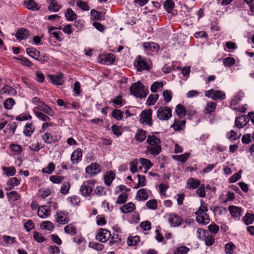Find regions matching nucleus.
Masks as SVG:
<instances>
[{
  "label": "nucleus",
  "instance_id": "20e7f679",
  "mask_svg": "<svg viewBox=\"0 0 254 254\" xmlns=\"http://www.w3.org/2000/svg\"><path fill=\"white\" fill-rule=\"evenodd\" d=\"M130 91L132 95L138 98H144L147 95L144 85L140 81L132 84L130 87Z\"/></svg>",
  "mask_w": 254,
  "mask_h": 254
},
{
  "label": "nucleus",
  "instance_id": "680f3d73",
  "mask_svg": "<svg viewBox=\"0 0 254 254\" xmlns=\"http://www.w3.org/2000/svg\"><path fill=\"white\" fill-rule=\"evenodd\" d=\"M165 101L168 103L171 101L172 98V94L171 91L166 90L162 93Z\"/></svg>",
  "mask_w": 254,
  "mask_h": 254
},
{
  "label": "nucleus",
  "instance_id": "3c124183",
  "mask_svg": "<svg viewBox=\"0 0 254 254\" xmlns=\"http://www.w3.org/2000/svg\"><path fill=\"white\" fill-rule=\"evenodd\" d=\"M64 177L61 176L54 175L50 177V180L55 184H60L62 183Z\"/></svg>",
  "mask_w": 254,
  "mask_h": 254
},
{
  "label": "nucleus",
  "instance_id": "f8f14e48",
  "mask_svg": "<svg viewBox=\"0 0 254 254\" xmlns=\"http://www.w3.org/2000/svg\"><path fill=\"white\" fill-rule=\"evenodd\" d=\"M249 121V118L246 116H242L237 118L235 120V127L240 129L243 128L247 125Z\"/></svg>",
  "mask_w": 254,
  "mask_h": 254
},
{
  "label": "nucleus",
  "instance_id": "c756f323",
  "mask_svg": "<svg viewBox=\"0 0 254 254\" xmlns=\"http://www.w3.org/2000/svg\"><path fill=\"white\" fill-rule=\"evenodd\" d=\"M190 156V153H185L181 155H173L172 158L176 161L181 162L182 163H185L186 162Z\"/></svg>",
  "mask_w": 254,
  "mask_h": 254
},
{
  "label": "nucleus",
  "instance_id": "052dcab7",
  "mask_svg": "<svg viewBox=\"0 0 254 254\" xmlns=\"http://www.w3.org/2000/svg\"><path fill=\"white\" fill-rule=\"evenodd\" d=\"M208 233L201 228H198L196 232V236L199 239L204 240Z\"/></svg>",
  "mask_w": 254,
  "mask_h": 254
},
{
  "label": "nucleus",
  "instance_id": "39448f33",
  "mask_svg": "<svg viewBox=\"0 0 254 254\" xmlns=\"http://www.w3.org/2000/svg\"><path fill=\"white\" fill-rule=\"evenodd\" d=\"M134 65L137 71L149 70L151 68L150 61H147L138 56L134 62Z\"/></svg>",
  "mask_w": 254,
  "mask_h": 254
},
{
  "label": "nucleus",
  "instance_id": "ddd939ff",
  "mask_svg": "<svg viewBox=\"0 0 254 254\" xmlns=\"http://www.w3.org/2000/svg\"><path fill=\"white\" fill-rule=\"evenodd\" d=\"M26 53L30 57L37 61H41L42 60V58L40 55V52L33 47L27 48Z\"/></svg>",
  "mask_w": 254,
  "mask_h": 254
},
{
  "label": "nucleus",
  "instance_id": "2eb2a0df",
  "mask_svg": "<svg viewBox=\"0 0 254 254\" xmlns=\"http://www.w3.org/2000/svg\"><path fill=\"white\" fill-rule=\"evenodd\" d=\"M29 36V31L24 28L18 29L15 34L16 38L20 41L27 39Z\"/></svg>",
  "mask_w": 254,
  "mask_h": 254
},
{
  "label": "nucleus",
  "instance_id": "49530a36",
  "mask_svg": "<svg viewBox=\"0 0 254 254\" xmlns=\"http://www.w3.org/2000/svg\"><path fill=\"white\" fill-rule=\"evenodd\" d=\"M3 242L6 245H12L15 242V237L4 235L2 237Z\"/></svg>",
  "mask_w": 254,
  "mask_h": 254
},
{
  "label": "nucleus",
  "instance_id": "de8ad7c7",
  "mask_svg": "<svg viewBox=\"0 0 254 254\" xmlns=\"http://www.w3.org/2000/svg\"><path fill=\"white\" fill-rule=\"evenodd\" d=\"M190 251L189 248L186 246L177 248L174 251V254H187Z\"/></svg>",
  "mask_w": 254,
  "mask_h": 254
},
{
  "label": "nucleus",
  "instance_id": "6e6d98bb",
  "mask_svg": "<svg viewBox=\"0 0 254 254\" xmlns=\"http://www.w3.org/2000/svg\"><path fill=\"white\" fill-rule=\"evenodd\" d=\"M157 204L156 199H151L146 202V206L148 209L155 210L157 208Z\"/></svg>",
  "mask_w": 254,
  "mask_h": 254
},
{
  "label": "nucleus",
  "instance_id": "338daca9",
  "mask_svg": "<svg viewBox=\"0 0 254 254\" xmlns=\"http://www.w3.org/2000/svg\"><path fill=\"white\" fill-rule=\"evenodd\" d=\"M42 138L46 143L50 144L53 142V137L50 133L48 132L45 133L43 136Z\"/></svg>",
  "mask_w": 254,
  "mask_h": 254
},
{
  "label": "nucleus",
  "instance_id": "2f4dec72",
  "mask_svg": "<svg viewBox=\"0 0 254 254\" xmlns=\"http://www.w3.org/2000/svg\"><path fill=\"white\" fill-rule=\"evenodd\" d=\"M35 130V128L32 123H27L23 131L24 134L27 136H30Z\"/></svg>",
  "mask_w": 254,
  "mask_h": 254
},
{
  "label": "nucleus",
  "instance_id": "dca6fc26",
  "mask_svg": "<svg viewBox=\"0 0 254 254\" xmlns=\"http://www.w3.org/2000/svg\"><path fill=\"white\" fill-rule=\"evenodd\" d=\"M36 108L44 112L45 114H47L50 116H53L54 115V112L53 110L43 102H42L41 104L39 105L38 107H36L34 109H36Z\"/></svg>",
  "mask_w": 254,
  "mask_h": 254
},
{
  "label": "nucleus",
  "instance_id": "f03ea898",
  "mask_svg": "<svg viewBox=\"0 0 254 254\" xmlns=\"http://www.w3.org/2000/svg\"><path fill=\"white\" fill-rule=\"evenodd\" d=\"M202 200L201 203H202ZM208 209L207 207L201 203L198 209L195 212L196 215V221L198 223L202 224H207L210 222L209 217L207 214Z\"/></svg>",
  "mask_w": 254,
  "mask_h": 254
},
{
  "label": "nucleus",
  "instance_id": "393cba45",
  "mask_svg": "<svg viewBox=\"0 0 254 254\" xmlns=\"http://www.w3.org/2000/svg\"><path fill=\"white\" fill-rule=\"evenodd\" d=\"M244 93L242 91L237 93L233 97V99L231 101L230 106L232 108L233 105L235 106L239 103L241 99L244 97Z\"/></svg>",
  "mask_w": 254,
  "mask_h": 254
},
{
  "label": "nucleus",
  "instance_id": "bb28decb",
  "mask_svg": "<svg viewBox=\"0 0 254 254\" xmlns=\"http://www.w3.org/2000/svg\"><path fill=\"white\" fill-rule=\"evenodd\" d=\"M187 185L189 189H195L200 185V182L198 180L191 178L188 180Z\"/></svg>",
  "mask_w": 254,
  "mask_h": 254
},
{
  "label": "nucleus",
  "instance_id": "c03bdc74",
  "mask_svg": "<svg viewBox=\"0 0 254 254\" xmlns=\"http://www.w3.org/2000/svg\"><path fill=\"white\" fill-rule=\"evenodd\" d=\"M94 193L98 196L106 195L107 190L103 186H98L94 190Z\"/></svg>",
  "mask_w": 254,
  "mask_h": 254
},
{
  "label": "nucleus",
  "instance_id": "4d7b16f0",
  "mask_svg": "<svg viewBox=\"0 0 254 254\" xmlns=\"http://www.w3.org/2000/svg\"><path fill=\"white\" fill-rule=\"evenodd\" d=\"M55 27H51L49 29L50 35L53 36L57 40L61 41L62 39L60 37L59 34L61 33L60 31H54Z\"/></svg>",
  "mask_w": 254,
  "mask_h": 254
},
{
  "label": "nucleus",
  "instance_id": "09e8293b",
  "mask_svg": "<svg viewBox=\"0 0 254 254\" xmlns=\"http://www.w3.org/2000/svg\"><path fill=\"white\" fill-rule=\"evenodd\" d=\"M68 219L62 213L58 214L57 218V222L61 224H65L68 222Z\"/></svg>",
  "mask_w": 254,
  "mask_h": 254
},
{
  "label": "nucleus",
  "instance_id": "f257e3e1",
  "mask_svg": "<svg viewBox=\"0 0 254 254\" xmlns=\"http://www.w3.org/2000/svg\"><path fill=\"white\" fill-rule=\"evenodd\" d=\"M146 142L148 145L146 147V151L153 156L158 155L161 151L160 139L154 135H148Z\"/></svg>",
  "mask_w": 254,
  "mask_h": 254
},
{
  "label": "nucleus",
  "instance_id": "6e6552de",
  "mask_svg": "<svg viewBox=\"0 0 254 254\" xmlns=\"http://www.w3.org/2000/svg\"><path fill=\"white\" fill-rule=\"evenodd\" d=\"M205 96L211 98L213 100L217 99L224 100L226 98L225 94L219 90L210 89L205 92Z\"/></svg>",
  "mask_w": 254,
  "mask_h": 254
},
{
  "label": "nucleus",
  "instance_id": "58836bf2",
  "mask_svg": "<svg viewBox=\"0 0 254 254\" xmlns=\"http://www.w3.org/2000/svg\"><path fill=\"white\" fill-rule=\"evenodd\" d=\"M41 228L43 229L47 230L49 231H52L54 229L53 224L49 221H45L42 222L40 225Z\"/></svg>",
  "mask_w": 254,
  "mask_h": 254
},
{
  "label": "nucleus",
  "instance_id": "aec40b11",
  "mask_svg": "<svg viewBox=\"0 0 254 254\" xmlns=\"http://www.w3.org/2000/svg\"><path fill=\"white\" fill-rule=\"evenodd\" d=\"M228 210L233 217L238 218L242 215V209L238 206H229Z\"/></svg>",
  "mask_w": 254,
  "mask_h": 254
},
{
  "label": "nucleus",
  "instance_id": "37998d69",
  "mask_svg": "<svg viewBox=\"0 0 254 254\" xmlns=\"http://www.w3.org/2000/svg\"><path fill=\"white\" fill-rule=\"evenodd\" d=\"M61 8V6L60 4H59L57 2L52 0L51 1V3L49 6V9L50 11L57 12L59 10V9Z\"/></svg>",
  "mask_w": 254,
  "mask_h": 254
},
{
  "label": "nucleus",
  "instance_id": "603ef678",
  "mask_svg": "<svg viewBox=\"0 0 254 254\" xmlns=\"http://www.w3.org/2000/svg\"><path fill=\"white\" fill-rule=\"evenodd\" d=\"M55 168V164L51 162L48 165L47 167L44 168L42 169V172L43 173L50 174H51L54 171Z\"/></svg>",
  "mask_w": 254,
  "mask_h": 254
},
{
  "label": "nucleus",
  "instance_id": "6ab92c4d",
  "mask_svg": "<svg viewBox=\"0 0 254 254\" xmlns=\"http://www.w3.org/2000/svg\"><path fill=\"white\" fill-rule=\"evenodd\" d=\"M93 191V189L88 185H87L84 182L80 188V191L81 194L84 196H90Z\"/></svg>",
  "mask_w": 254,
  "mask_h": 254
},
{
  "label": "nucleus",
  "instance_id": "e2e57ef3",
  "mask_svg": "<svg viewBox=\"0 0 254 254\" xmlns=\"http://www.w3.org/2000/svg\"><path fill=\"white\" fill-rule=\"evenodd\" d=\"M139 241L138 236L129 237L127 239V244L128 246H133L137 244Z\"/></svg>",
  "mask_w": 254,
  "mask_h": 254
},
{
  "label": "nucleus",
  "instance_id": "ea45409f",
  "mask_svg": "<svg viewBox=\"0 0 254 254\" xmlns=\"http://www.w3.org/2000/svg\"><path fill=\"white\" fill-rule=\"evenodd\" d=\"M70 188V184L68 182H64L61 186L60 192L63 194H66L68 193Z\"/></svg>",
  "mask_w": 254,
  "mask_h": 254
},
{
  "label": "nucleus",
  "instance_id": "a878e982",
  "mask_svg": "<svg viewBox=\"0 0 254 254\" xmlns=\"http://www.w3.org/2000/svg\"><path fill=\"white\" fill-rule=\"evenodd\" d=\"M135 207L133 203L131 202L127 203L121 207V210L123 213H130L134 211Z\"/></svg>",
  "mask_w": 254,
  "mask_h": 254
},
{
  "label": "nucleus",
  "instance_id": "412c9836",
  "mask_svg": "<svg viewBox=\"0 0 254 254\" xmlns=\"http://www.w3.org/2000/svg\"><path fill=\"white\" fill-rule=\"evenodd\" d=\"M20 183V181L17 178L14 177L10 179L6 183V190H11L15 186H18Z\"/></svg>",
  "mask_w": 254,
  "mask_h": 254
},
{
  "label": "nucleus",
  "instance_id": "e433bc0d",
  "mask_svg": "<svg viewBox=\"0 0 254 254\" xmlns=\"http://www.w3.org/2000/svg\"><path fill=\"white\" fill-rule=\"evenodd\" d=\"M15 103V101L12 98H9L3 102V105L5 109L10 110L12 108Z\"/></svg>",
  "mask_w": 254,
  "mask_h": 254
},
{
  "label": "nucleus",
  "instance_id": "9b49d317",
  "mask_svg": "<svg viewBox=\"0 0 254 254\" xmlns=\"http://www.w3.org/2000/svg\"><path fill=\"white\" fill-rule=\"evenodd\" d=\"M100 170V166L97 163H92L86 168V172L92 176L98 174Z\"/></svg>",
  "mask_w": 254,
  "mask_h": 254
},
{
  "label": "nucleus",
  "instance_id": "0e129e2a",
  "mask_svg": "<svg viewBox=\"0 0 254 254\" xmlns=\"http://www.w3.org/2000/svg\"><path fill=\"white\" fill-rule=\"evenodd\" d=\"M33 238L34 240L38 243H42L46 240V239L42 236L41 234L36 231L34 232Z\"/></svg>",
  "mask_w": 254,
  "mask_h": 254
},
{
  "label": "nucleus",
  "instance_id": "f704fd0d",
  "mask_svg": "<svg viewBox=\"0 0 254 254\" xmlns=\"http://www.w3.org/2000/svg\"><path fill=\"white\" fill-rule=\"evenodd\" d=\"M65 16L68 21H73L77 18V15L71 8L67 9L65 13Z\"/></svg>",
  "mask_w": 254,
  "mask_h": 254
},
{
  "label": "nucleus",
  "instance_id": "c85d7f7f",
  "mask_svg": "<svg viewBox=\"0 0 254 254\" xmlns=\"http://www.w3.org/2000/svg\"><path fill=\"white\" fill-rule=\"evenodd\" d=\"M8 200L11 202H14L19 200L20 198V195L16 191H12L6 193Z\"/></svg>",
  "mask_w": 254,
  "mask_h": 254
},
{
  "label": "nucleus",
  "instance_id": "f3484780",
  "mask_svg": "<svg viewBox=\"0 0 254 254\" xmlns=\"http://www.w3.org/2000/svg\"><path fill=\"white\" fill-rule=\"evenodd\" d=\"M50 211L47 206H42L39 207L37 215L42 218H45L49 216Z\"/></svg>",
  "mask_w": 254,
  "mask_h": 254
},
{
  "label": "nucleus",
  "instance_id": "1a4fd4ad",
  "mask_svg": "<svg viewBox=\"0 0 254 254\" xmlns=\"http://www.w3.org/2000/svg\"><path fill=\"white\" fill-rule=\"evenodd\" d=\"M115 57L112 54H102L98 57V61L102 64L110 65L115 62Z\"/></svg>",
  "mask_w": 254,
  "mask_h": 254
},
{
  "label": "nucleus",
  "instance_id": "7ed1b4c3",
  "mask_svg": "<svg viewBox=\"0 0 254 254\" xmlns=\"http://www.w3.org/2000/svg\"><path fill=\"white\" fill-rule=\"evenodd\" d=\"M110 238L111 240H110L109 243L111 245H112L114 243L117 242V240H114V236L112 237L110 232L104 229H100L98 233L96 236V240L102 243L106 242Z\"/></svg>",
  "mask_w": 254,
  "mask_h": 254
},
{
  "label": "nucleus",
  "instance_id": "473e14b6",
  "mask_svg": "<svg viewBox=\"0 0 254 254\" xmlns=\"http://www.w3.org/2000/svg\"><path fill=\"white\" fill-rule=\"evenodd\" d=\"M175 6V3L172 0H166L164 4V7L166 11L171 13Z\"/></svg>",
  "mask_w": 254,
  "mask_h": 254
},
{
  "label": "nucleus",
  "instance_id": "9d476101",
  "mask_svg": "<svg viewBox=\"0 0 254 254\" xmlns=\"http://www.w3.org/2000/svg\"><path fill=\"white\" fill-rule=\"evenodd\" d=\"M167 215L168 217V221L172 226H179L182 223L183 219L179 216L174 213H170Z\"/></svg>",
  "mask_w": 254,
  "mask_h": 254
},
{
  "label": "nucleus",
  "instance_id": "5fc2aeb1",
  "mask_svg": "<svg viewBox=\"0 0 254 254\" xmlns=\"http://www.w3.org/2000/svg\"><path fill=\"white\" fill-rule=\"evenodd\" d=\"M235 63V60L233 58L227 57L224 59L223 64L225 66L230 67Z\"/></svg>",
  "mask_w": 254,
  "mask_h": 254
},
{
  "label": "nucleus",
  "instance_id": "bf43d9fd",
  "mask_svg": "<svg viewBox=\"0 0 254 254\" xmlns=\"http://www.w3.org/2000/svg\"><path fill=\"white\" fill-rule=\"evenodd\" d=\"M235 247V245L232 242L226 244L225 247L226 253L229 254H232Z\"/></svg>",
  "mask_w": 254,
  "mask_h": 254
},
{
  "label": "nucleus",
  "instance_id": "a211bd4d",
  "mask_svg": "<svg viewBox=\"0 0 254 254\" xmlns=\"http://www.w3.org/2000/svg\"><path fill=\"white\" fill-rule=\"evenodd\" d=\"M143 47L147 49L151 52H156L159 49V46L158 44L154 42H144L142 43Z\"/></svg>",
  "mask_w": 254,
  "mask_h": 254
},
{
  "label": "nucleus",
  "instance_id": "cd10ccee",
  "mask_svg": "<svg viewBox=\"0 0 254 254\" xmlns=\"http://www.w3.org/2000/svg\"><path fill=\"white\" fill-rule=\"evenodd\" d=\"M26 7L32 10H37L40 8V6L34 0H27L24 1Z\"/></svg>",
  "mask_w": 254,
  "mask_h": 254
},
{
  "label": "nucleus",
  "instance_id": "7c9ffc66",
  "mask_svg": "<svg viewBox=\"0 0 254 254\" xmlns=\"http://www.w3.org/2000/svg\"><path fill=\"white\" fill-rule=\"evenodd\" d=\"M216 107V103L213 102H208L205 107L204 113L205 114L213 113Z\"/></svg>",
  "mask_w": 254,
  "mask_h": 254
},
{
  "label": "nucleus",
  "instance_id": "4468645a",
  "mask_svg": "<svg viewBox=\"0 0 254 254\" xmlns=\"http://www.w3.org/2000/svg\"><path fill=\"white\" fill-rule=\"evenodd\" d=\"M82 153L80 149L78 148L73 152L71 155V161L73 164L78 163L82 159Z\"/></svg>",
  "mask_w": 254,
  "mask_h": 254
},
{
  "label": "nucleus",
  "instance_id": "0eeeda50",
  "mask_svg": "<svg viewBox=\"0 0 254 254\" xmlns=\"http://www.w3.org/2000/svg\"><path fill=\"white\" fill-rule=\"evenodd\" d=\"M152 110L151 109L144 110L140 114V122L143 125H147L149 127L152 126Z\"/></svg>",
  "mask_w": 254,
  "mask_h": 254
},
{
  "label": "nucleus",
  "instance_id": "423d86ee",
  "mask_svg": "<svg viewBox=\"0 0 254 254\" xmlns=\"http://www.w3.org/2000/svg\"><path fill=\"white\" fill-rule=\"evenodd\" d=\"M157 117L160 120L167 121L172 117V110L168 107H160L157 111Z\"/></svg>",
  "mask_w": 254,
  "mask_h": 254
},
{
  "label": "nucleus",
  "instance_id": "79ce46f5",
  "mask_svg": "<svg viewBox=\"0 0 254 254\" xmlns=\"http://www.w3.org/2000/svg\"><path fill=\"white\" fill-rule=\"evenodd\" d=\"M175 111L178 116L180 117H184L186 115L185 108L181 104L177 105Z\"/></svg>",
  "mask_w": 254,
  "mask_h": 254
},
{
  "label": "nucleus",
  "instance_id": "a19ab883",
  "mask_svg": "<svg viewBox=\"0 0 254 254\" xmlns=\"http://www.w3.org/2000/svg\"><path fill=\"white\" fill-rule=\"evenodd\" d=\"M158 98H159L158 94H151L149 95V96L148 97V98L147 99L146 104L148 106L153 105L156 103V102L157 100V99H158Z\"/></svg>",
  "mask_w": 254,
  "mask_h": 254
},
{
  "label": "nucleus",
  "instance_id": "13d9d810",
  "mask_svg": "<svg viewBox=\"0 0 254 254\" xmlns=\"http://www.w3.org/2000/svg\"><path fill=\"white\" fill-rule=\"evenodd\" d=\"M163 86V83L162 82H155L150 87L151 92L155 93L157 91L160 87H162Z\"/></svg>",
  "mask_w": 254,
  "mask_h": 254
},
{
  "label": "nucleus",
  "instance_id": "c9c22d12",
  "mask_svg": "<svg viewBox=\"0 0 254 254\" xmlns=\"http://www.w3.org/2000/svg\"><path fill=\"white\" fill-rule=\"evenodd\" d=\"M243 220L246 225L252 224L254 221V214L247 213L245 216L243 217Z\"/></svg>",
  "mask_w": 254,
  "mask_h": 254
},
{
  "label": "nucleus",
  "instance_id": "b1692460",
  "mask_svg": "<svg viewBox=\"0 0 254 254\" xmlns=\"http://www.w3.org/2000/svg\"><path fill=\"white\" fill-rule=\"evenodd\" d=\"M52 80V83L55 85H62L64 83L63 75L62 74L59 75H49Z\"/></svg>",
  "mask_w": 254,
  "mask_h": 254
},
{
  "label": "nucleus",
  "instance_id": "4c0bfd02",
  "mask_svg": "<svg viewBox=\"0 0 254 254\" xmlns=\"http://www.w3.org/2000/svg\"><path fill=\"white\" fill-rule=\"evenodd\" d=\"M139 162L145 169H149L153 166V163L149 159L146 158H140Z\"/></svg>",
  "mask_w": 254,
  "mask_h": 254
},
{
  "label": "nucleus",
  "instance_id": "8fccbe9b",
  "mask_svg": "<svg viewBox=\"0 0 254 254\" xmlns=\"http://www.w3.org/2000/svg\"><path fill=\"white\" fill-rule=\"evenodd\" d=\"M112 116L118 121L122 120L123 118V112L117 109L113 110L112 112Z\"/></svg>",
  "mask_w": 254,
  "mask_h": 254
},
{
  "label": "nucleus",
  "instance_id": "5701e85b",
  "mask_svg": "<svg viewBox=\"0 0 254 254\" xmlns=\"http://www.w3.org/2000/svg\"><path fill=\"white\" fill-rule=\"evenodd\" d=\"M148 197V194L146 190L144 189H141L138 190L135 199L137 200L144 201L146 200Z\"/></svg>",
  "mask_w": 254,
  "mask_h": 254
},
{
  "label": "nucleus",
  "instance_id": "864d4df0",
  "mask_svg": "<svg viewBox=\"0 0 254 254\" xmlns=\"http://www.w3.org/2000/svg\"><path fill=\"white\" fill-rule=\"evenodd\" d=\"M2 170L5 172V174L7 176H13L16 172L15 169L13 167H3L2 168Z\"/></svg>",
  "mask_w": 254,
  "mask_h": 254
},
{
  "label": "nucleus",
  "instance_id": "69168bd1",
  "mask_svg": "<svg viewBox=\"0 0 254 254\" xmlns=\"http://www.w3.org/2000/svg\"><path fill=\"white\" fill-rule=\"evenodd\" d=\"M77 5L83 10L87 11L89 10V7L87 4L81 0H78L76 2Z\"/></svg>",
  "mask_w": 254,
  "mask_h": 254
},
{
  "label": "nucleus",
  "instance_id": "4be33fe9",
  "mask_svg": "<svg viewBox=\"0 0 254 254\" xmlns=\"http://www.w3.org/2000/svg\"><path fill=\"white\" fill-rule=\"evenodd\" d=\"M146 131L142 129H138L135 135L134 138L137 141L142 142L146 139Z\"/></svg>",
  "mask_w": 254,
  "mask_h": 254
},
{
  "label": "nucleus",
  "instance_id": "72a5a7b5",
  "mask_svg": "<svg viewBox=\"0 0 254 254\" xmlns=\"http://www.w3.org/2000/svg\"><path fill=\"white\" fill-rule=\"evenodd\" d=\"M34 113L36 116L39 119L44 122H49L51 120V119L45 114L36 111L35 109H33Z\"/></svg>",
  "mask_w": 254,
  "mask_h": 254
},
{
  "label": "nucleus",
  "instance_id": "774afa93",
  "mask_svg": "<svg viewBox=\"0 0 254 254\" xmlns=\"http://www.w3.org/2000/svg\"><path fill=\"white\" fill-rule=\"evenodd\" d=\"M205 244L207 246H210L213 245L214 242V238L211 235H209L208 234L205 238Z\"/></svg>",
  "mask_w": 254,
  "mask_h": 254
},
{
  "label": "nucleus",
  "instance_id": "a18cd8bd",
  "mask_svg": "<svg viewBox=\"0 0 254 254\" xmlns=\"http://www.w3.org/2000/svg\"><path fill=\"white\" fill-rule=\"evenodd\" d=\"M64 230L66 233L70 235H74L76 233V229L72 224L66 225Z\"/></svg>",
  "mask_w": 254,
  "mask_h": 254
}]
</instances>
